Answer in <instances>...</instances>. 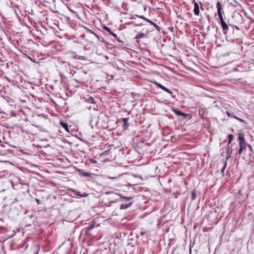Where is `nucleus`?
<instances>
[{"instance_id": "nucleus-1", "label": "nucleus", "mask_w": 254, "mask_h": 254, "mask_svg": "<svg viewBox=\"0 0 254 254\" xmlns=\"http://www.w3.org/2000/svg\"><path fill=\"white\" fill-rule=\"evenodd\" d=\"M33 126L38 128L40 131L45 130L44 125L48 122V118L43 114L34 115Z\"/></svg>"}, {"instance_id": "nucleus-2", "label": "nucleus", "mask_w": 254, "mask_h": 254, "mask_svg": "<svg viewBox=\"0 0 254 254\" xmlns=\"http://www.w3.org/2000/svg\"><path fill=\"white\" fill-rule=\"evenodd\" d=\"M39 47V51H38L37 50L36 51V53H37V55H40L41 56L42 55H45V53H43V51L45 49V47L44 46V45L42 44H41L40 45L38 44H36V43H33V48L34 49V51L36 50V48L37 47Z\"/></svg>"}, {"instance_id": "nucleus-3", "label": "nucleus", "mask_w": 254, "mask_h": 254, "mask_svg": "<svg viewBox=\"0 0 254 254\" xmlns=\"http://www.w3.org/2000/svg\"><path fill=\"white\" fill-rule=\"evenodd\" d=\"M238 139L239 141V145L240 146H245L247 145V142L245 140V135L244 134L240 132L238 134Z\"/></svg>"}, {"instance_id": "nucleus-4", "label": "nucleus", "mask_w": 254, "mask_h": 254, "mask_svg": "<svg viewBox=\"0 0 254 254\" xmlns=\"http://www.w3.org/2000/svg\"><path fill=\"white\" fill-rule=\"evenodd\" d=\"M154 84H155L156 85H157L158 87L160 88L161 89H162L163 90L167 92V93H169L170 94H171V95H172L173 94V93L171 91H170V90H169L168 88H166L165 86H163L162 84L159 83L158 82H157V81H153L152 82Z\"/></svg>"}, {"instance_id": "nucleus-5", "label": "nucleus", "mask_w": 254, "mask_h": 254, "mask_svg": "<svg viewBox=\"0 0 254 254\" xmlns=\"http://www.w3.org/2000/svg\"><path fill=\"white\" fill-rule=\"evenodd\" d=\"M193 2H194V9H193L194 13L196 15H198L199 14V5H198V3L195 1V0H193Z\"/></svg>"}, {"instance_id": "nucleus-6", "label": "nucleus", "mask_w": 254, "mask_h": 254, "mask_svg": "<svg viewBox=\"0 0 254 254\" xmlns=\"http://www.w3.org/2000/svg\"><path fill=\"white\" fill-rule=\"evenodd\" d=\"M221 24L222 29H223V33L224 35H226L228 31L229 30V27L227 24V23L225 22Z\"/></svg>"}, {"instance_id": "nucleus-7", "label": "nucleus", "mask_w": 254, "mask_h": 254, "mask_svg": "<svg viewBox=\"0 0 254 254\" xmlns=\"http://www.w3.org/2000/svg\"><path fill=\"white\" fill-rule=\"evenodd\" d=\"M133 203V201L128 202L127 203H122L121 204V209H126L130 206Z\"/></svg>"}, {"instance_id": "nucleus-8", "label": "nucleus", "mask_w": 254, "mask_h": 254, "mask_svg": "<svg viewBox=\"0 0 254 254\" xmlns=\"http://www.w3.org/2000/svg\"><path fill=\"white\" fill-rule=\"evenodd\" d=\"M173 111L178 115L183 116V117H187L188 116V114L182 112L178 109H174Z\"/></svg>"}, {"instance_id": "nucleus-9", "label": "nucleus", "mask_w": 254, "mask_h": 254, "mask_svg": "<svg viewBox=\"0 0 254 254\" xmlns=\"http://www.w3.org/2000/svg\"><path fill=\"white\" fill-rule=\"evenodd\" d=\"M120 196L121 200H123L126 202H128L132 201V197H131L123 196L122 195H120Z\"/></svg>"}, {"instance_id": "nucleus-10", "label": "nucleus", "mask_w": 254, "mask_h": 254, "mask_svg": "<svg viewBox=\"0 0 254 254\" xmlns=\"http://www.w3.org/2000/svg\"><path fill=\"white\" fill-rule=\"evenodd\" d=\"M79 172L81 175L86 177H90L92 174L91 173L86 172L81 170H79Z\"/></svg>"}, {"instance_id": "nucleus-11", "label": "nucleus", "mask_w": 254, "mask_h": 254, "mask_svg": "<svg viewBox=\"0 0 254 254\" xmlns=\"http://www.w3.org/2000/svg\"><path fill=\"white\" fill-rule=\"evenodd\" d=\"M145 36H146V34H145L143 33H140L138 34L137 35H136V36L135 37V39H136V41L138 42L139 39L144 38V37H145Z\"/></svg>"}, {"instance_id": "nucleus-12", "label": "nucleus", "mask_w": 254, "mask_h": 254, "mask_svg": "<svg viewBox=\"0 0 254 254\" xmlns=\"http://www.w3.org/2000/svg\"><path fill=\"white\" fill-rule=\"evenodd\" d=\"M60 124L61 125V126H62L63 127H64L65 130L67 131V132H69V127H68V124L65 122H60Z\"/></svg>"}, {"instance_id": "nucleus-13", "label": "nucleus", "mask_w": 254, "mask_h": 254, "mask_svg": "<svg viewBox=\"0 0 254 254\" xmlns=\"http://www.w3.org/2000/svg\"><path fill=\"white\" fill-rule=\"evenodd\" d=\"M216 8L217 9V13H222L221 9H222V5L220 2L218 1L216 3Z\"/></svg>"}, {"instance_id": "nucleus-14", "label": "nucleus", "mask_w": 254, "mask_h": 254, "mask_svg": "<svg viewBox=\"0 0 254 254\" xmlns=\"http://www.w3.org/2000/svg\"><path fill=\"white\" fill-rule=\"evenodd\" d=\"M95 227V223L92 222L91 224H89V226L86 228V231H90L93 229Z\"/></svg>"}, {"instance_id": "nucleus-15", "label": "nucleus", "mask_w": 254, "mask_h": 254, "mask_svg": "<svg viewBox=\"0 0 254 254\" xmlns=\"http://www.w3.org/2000/svg\"><path fill=\"white\" fill-rule=\"evenodd\" d=\"M222 163L223 164V168H222V169L221 170V172L223 174V173L224 172V171H225V170L226 169V167L227 166V161L223 160L222 161Z\"/></svg>"}, {"instance_id": "nucleus-16", "label": "nucleus", "mask_w": 254, "mask_h": 254, "mask_svg": "<svg viewBox=\"0 0 254 254\" xmlns=\"http://www.w3.org/2000/svg\"><path fill=\"white\" fill-rule=\"evenodd\" d=\"M95 36L97 38V39H98L99 41L103 42V43L105 42V41L104 40L103 38H102V37H101L99 35L97 34L96 33L95 35Z\"/></svg>"}, {"instance_id": "nucleus-17", "label": "nucleus", "mask_w": 254, "mask_h": 254, "mask_svg": "<svg viewBox=\"0 0 254 254\" xmlns=\"http://www.w3.org/2000/svg\"><path fill=\"white\" fill-rule=\"evenodd\" d=\"M227 147H228V148H227V151H226V154L227 155V156H226V158L228 160V158L230 157V155L232 153V150L229 149V147L228 145H227Z\"/></svg>"}, {"instance_id": "nucleus-18", "label": "nucleus", "mask_w": 254, "mask_h": 254, "mask_svg": "<svg viewBox=\"0 0 254 254\" xmlns=\"http://www.w3.org/2000/svg\"><path fill=\"white\" fill-rule=\"evenodd\" d=\"M218 15L219 18L220 19L221 24L225 22L224 20L223 17V16H222V13H220V14L218 13Z\"/></svg>"}, {"instance_id": "nucleus-19", "label": "nucleus", "mask_w": 254, "mask_h": 254, "mask_svg": "<svg viewBox=\"0 0 254 254\" xmlns=\"http://www.w3.org/2000/svg\"><path fill=\"white\" fill-rule=\"evenodd\" d=\"M32 172H33V175H36L38 176H39L40 177H41V176H40V175L39 173L36 172V171L34 169V168H33V171H32ZM33 178H36V179H38V178H37V177H36V176H33Z\"/></svg>"}, {"instance_id": "nucleus-20", "label": "nucleus", "mask_w": 254, "mask_h": 254, "mask_svg": "<svg viewBox=\"0 0 254 254\" xmlns=\"http://www.w3.org/2000/svg\"><path fill=\"white\" fill-rule=\"evenodd\" d=\"M191 199L192 200H194L196 198V193L194 192V191H192L191 193Z\"/></svg>"}, {"instance_id": "nucleus-21", "label": "nucleus", "mask_w": 254, "mask_h": 254, "mask_svg": "<svg viewBox=\"0 0 254 254\" xmlns=\"http://www.w3.org/2000/svg\"><path fill=\"white\" fill-rule=\"evenodd\" d=\"M128 120V118H123L122 119V120H123V121L124 122V127H125V126H126L127 125Z\"/></svg>"}, {"instance_id": "nucleus-22", "label": "nucleus", "mask_w": 254, "mask_h": 254, "mask_svg": "<svg viewBox=\"0 0 254 254\" xmlns=\"http://www.w3.org/2000/svg\"><path fill=\"white\" fill-rule=\"evenodd\" d=\"M228 138H229V142H228V145H229L231 143V142L233 140V135L232 134H229Z\"/></svg>"}, {"instance_id": "nucleus-23", "label": "nucleus", "mask_w": 254, "mask_h": 254, "mask_svg": "<svg viewBox=\"0 0 254 254\" xmlns=\"http://www.w3.org/2000/svg\"><path fill=\"white\" fill-rule=\"evenodd\" d=\"M103 28L104 29H105L106 31H107V32H108L109 33L111 34L112 33V31L110 29V28H109L108 27L106 26H103Z\"/></svg>"}, {"instance_id": "nucleus-24", "label": "nucleus", "mask_w": 254, "mask_h": 254, "mask_svg": "<svg viewBox=\"0 0 254 254\" xmlns=\"http://www.w3.org/2000/svg\"><path fill=\"white\" fill-rule=\"evenodd\" d=\"M94 100V98L91 97H89V98L87 99V101L90 103H95Z\"/></svg>"}, {"instance_id": "nucleus-25", "label": "nucleus", "mask_w": 254, "mask_h": 254, "mask_svg": "<svg viewBox=\"0 0 254 254\" xmlns=\"http://www.w3.org/2000/svg\"><path fill=\"white\" fill-rule=\"evenodd\" d=\"M139 17L147 22H148L149 23H151L152 21L150 20L149 19H148L147 18H146L144 16H139Z\"/></svg>"}, {"instance_id": "nucleus-26", "label": "nucleus", "mask_w": 254, "mask_h": 254, "mask_svg": "<svg viewBox=\"0 0 254 254\" xmlns=\"http://www.w3.org/2000/svg\"><path fill=\"white\" fill-rule=\"evenodd\" d=\"M77 196H86V195H82L80 193V192L77 191H76L74 193Z\"/></svg>"}, {"instance_id": "nucleus-27", "label": "nucleus", "mask_w": 254, "mask_h": 254, "mask_svg": "<svg viewBox=\"0 0 254 254\" xmlns=\"http://www.w3.org/2000/svg\"><path fill=\"white\" fill-rule=\"evenodd\" d=\"M226 113L227 114L228 116L230 118H234V116H235V115L231 114L230 113H229V112L228 111H226Z\"/></svg>"}, {"instance_id": "nucleus-28", "label": "nucleus", "mask_w": 254, "mask_h": 254, "mask_svg": "<svg viewBox=\"0 0 254 254\" xmlns=\"http://www.w3.org/2000/svg\"><path fill=\"white\" fill-rule=\"evenodd\" d=\"M243 146H244L243 145L242 146H240V148L239 149V151H238V153H239V155H240L243 151Z\"/></svg>"}, {"instance_id": "nucleus-29", "label": "nucleus", "mask_w": 254, "mask_h": 254, "mask_svg": "<svg viewBox=\"0 0 254 254\" xmlns=\"http://www.w3.org/2000/svg\"><path fill=\"white\" fill-rule=\"evenodd\" d=\"M234 118L236 119V120H238L239 121L241 122V123H244V121L242 119H240L236 116H234Z\"/></svg>"}, {"instance_id": "nucleus-30", "label": "nucleus", "mask_w": 254, "mask_h": 254, "mask_svg": "<svg viewBox=\"0 0 254 254\" xmlns=\"http://www.w3.org/2000/svg\"><path fill=\"white\" fill-rule=\"evenodd\" d=\"M247 147L249 148V149L250 150V151H251V152H253V148H252V146L250 145V144H247Z\"/></svg>"}, {"instance_id": "nucleus-31", "label": "nucleus", "mask_w": 254, "mask_h": 254, "mask_svg": "<svg viewBox=\"0 0 254 254\" xmlns=\"http://www.w3.org/2000/svg\"><path fill=\"white\" fill-rule=\"evenodd\" d=\"M87 31L90 33V34H93L94 35H95L96 34L95 33H94L93 31H92L91 30H90L89 29H87Z\"/></svg>"}, {"instance_id": "nucleus-32", "label": "nucleus", "mask_w": 254, "mask_h": 254, "mask_svg": "<svg viewBox=\"0 0 254 254\" xmlns=\"http://www.w3.org/2000/svg\"><path fill=\"white\" fill-rule=\"evenodd\" d=\"M154 27H155V28L158 31H160V28L159 26H158L157 24H156Z\"/></svg>"}, {"instance_id": "nucleus-33", "label": "nucleus", "mask_w": 254, "mask_h": 254, "mask_svg": "<svg viewBox=\"0 0 254 254\" xmlns=\"http://www.w3.org/2000/svg\"><path fill=\"white\" fill-rule=\"evenodd\" d=\"M111 34L112 35H113V36H114L116 39H118L117 35L116 34H115V33H114L112 32V33H111Z\"/></svg>"}, {"instance_id": "nucleus-34", "label": "nucleus", "mask_w": 254, "mask_h": 254, "mask_svg": "<svg viewBox=\"0 0 254 254\" xmlns=\"http://www.w3.org/2000/svg\"><path fill=\"white\" fill-rule=\"evenodd\" d=\"M33 167L35 171H37V169L38 168V167L37 166L33 164Z\"/></svg>"}, {"instance_id": "nucleus-35", "label": "nucleus", "mask_w": 254, "mask_h": 254, "mask_svg": "<svg viewBox=\"0 0 254 254\" xmlns=\"http://www.w3.org/2000/svg\"><path fill=\"white\" fill-rule=\"evenodd\" d=\"M150 24L152 25H153L154 26L156 24V23H154L153 22L151 21V22L150 23Z\"/></svg>"}, {"instance_id": "nucleus-36", "label": "nucleus", "mask_w": 254, "mask_h": 254, "mask_svg": "<svg viewBox=\"0 0 254 254\" xmlns=\"http://www.w3.org/2000/svg\"><path fill=\"white\" fill-rule=\"evenodd\" d=\"M36 201L37 202V203H38V204H40V200L39 199H36Z\"/></svg>"}, {"instance_id": "nucleus-37", "label": "nucleus", "mask_w": 254, "mask_h": 254, "mask_svg": "<svg viewBox=\"0 0 254 254\" xmlns=\"http://www.w3.org/2000/svg\"><path fill=\"white\" fill-rule=\"evenodd\" d=\"M247 146V144L245 145V146H243V150L244 149H246Z\"/></svg>"}, {"instance_id": "nucleus-38", "label": "nucleus", "mask_w": 254, "mask_h": 254, "mask_svg": "<svg viewBox=\"0 0 254 254\" xmlns=\"http://www.w3.org/2000/svg\"><path fill=\"white\" fill-rule=\"evenodd\" d=\"M145 232H141V235H144L145 234Z\"/></svg>"}, {"instance_id": "nucleus-39", "label": "nucleus", "mask_w": 254, "mask_h": 254, "mask_svg": "<svg viewBox=\"0 0 254 254\" xmlns=\"http://www.w3.org/2000/svg\"><path fill=\"white\" fill-rule=\"evenodd\" d=\"M32 62H34V63H36V62L35 60H33V59Z\"/></svg>"}, {"instance_id": "nucleus-40", "label": "nucleus", "mask_w": 254, "mask_h": 254, "mask_svg": "<svg viewBox=\"0 0 254 254\" xmlns=\"http://www.w3.org/2000/svg\"><path fill=\"white\" fill-rule=\"evenodd\" d=\"M35 254H37V253H36Z\"/></svg>"}, {"instance_id": "nucleus-41", "label": "nucleus", "mask_w": 254, "mask_h": 254, "mask_svg": "<svg viewBox=\"0 0 254 254\" xmlns=\"http://www.w3.org/2000/svg\"><path fill=\"white\" fill-rule=\"evenodd\" d=\"M190 254H191V253H190Z\"/></svg>"}]
</instances>
